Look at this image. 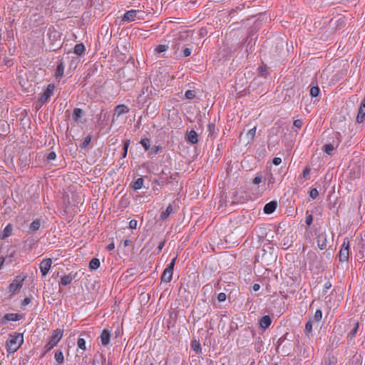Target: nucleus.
I'll return each instance as SVG.
<instances>
[{
	"mask_svg": "<svg viewBox=\"0 0 365 365\" xmlns=\"http://www.w3.org/2000/svg\"><path fill=\"white\" fill-rule=\"evenodd\" d=\"M200 349L199 345H197V346H195V347H194V350H195L196 352H197V351H198V349Z\"/></svg>",
	"mask_w": 365,
	"mask_h": 365,
	"instance_id": "55",
	"label": "nucleus"
},
{
	"mask_svg": "<svg viewBox=\"0 0 365 365\" xmlns=\"http://www.w3.org/2000/svg\"><path fill=\"white\" fill-rule=\"evenodd\" d=\"M98 339L101 345L107 346L109 344L110 339V332L108 330L104 329Z\"/></svg>",
	"mask_w": 365,
	"mask_h": 365,
	"instance_id": "9",
	"label": "nucleus"
},
{
	"mask_svg": "<svg viewBox=\"0 0 365 365\" xmlns=\"http://www.w3.org/2000/svg\"><path fill=\"white\" fill-rule=\"evenodd\" d=\"M114 248H115V244H114V242H111V243H110V244L107 246V249H108V250H113Z\"/></svg>",
	"mask_w": 365,
	"mask_h": 365,
	"instance_id": "49",
	"label": "nucleus"
},
{
	"mask_svg": "<svg viewBox=\"0 0 365 365\" xmlns=\"http://www.w3.org/2000/svg\"><path fill=\"white\" fill-rule=\"evenodd\" d=\"M273 164L275 165H279V164H281L282 163V159L279 157H275L274 159H273V161H272Z\"/></svg>",
	"mask_w": 365,
	"mask_h": 365,
	"instance_id": "43",
	"label": "nucleus"
},
{
	"mask_svg": "<svg viewBox=\"0 0 365 365\" xmlns=\"http://www.w3.org/2000/svg\"><path fill=\"white\" fill-rule=\"evenodd\" d=\"M129 245V241L128 240H125L124 242V245L126 247Z\"/></svg>",
	"mask_w": 365,
	"mask_h": 365,
	"instance_id": "56",
	"label": "nucleus"
},
{
	"mask_svg": "<svg viewBox=\"0 0 365 365\" xmlns=\"http://www.w3.org/2000/svg\"><path fill=\"white\" fill-rule=\"evenodd\" d=\"M144 180L143 178H138L133 183V187L135 190H140L142 188L143 185Z\"/></svg>",
	"mask_w": 365,
	"mask_h": 365,
	"instance_id": "21",
	"label": "nucleus"
},
{
	"mask_svg": "<svg viewBox=\"0 0 365 365\" xmlns=\"http://www.w3.org/2000/svg\"><path fill=\"white\" fill-rule=\"evenodd\" d=\"M76 274L69 273L68 275L63 276L61 278V283L62 285L66 286L70 284L75 278Z\"/></svg>",
	"mask_w": 365,
	"mask_h": 365,
	"instance_id": "12",
	"label": "nucleus"
},
{
	"mask_svg": "<svg viewBox=\"0 0 365 365\" xmlns=\"http://www.w3.org/2000/svg\"><path fill=\"white\" fill-rule=\"evenodd\" d=\"M54 358L58 364H62L64 361L63 352L60 350H58L55 352Z\"/></svg>",
	"mask_w": 365,
	"mask_h": 365,
	"instance_id": "22",
	"label": "nucleus"
},
{
	"mask_svg": "<svg viewBox=\"0 0 365 365\" xmlns=\"http://www.w3.org/2000/svg\"><path fill=\"white\" fill-rule=\"evenodd\" d=\"M55 86L53 84H49L47 88L43 91L41 94L40 101L42 103H46L50 98V97L53 95Z\"/></svg>",
	"mask_w": 365,
	"mask_h": 365,
	"instance_id": "7",
	"label": "nucleus"
},
{
	"mask_svg": "<svg viewBox=\"0 0 365 365\" xmlns=\"http://www.w3.org/2000/svg\"><path fill=\"white\" fill-rule=\"evenodd\" d=\"M24 278L21 277H16L14 281L9 284V292L11 295H14L16 294L17 291H19L22 287V282Z\"/></svg>",
	"mask_w": 365,
	"mask_h": 365,
	"instance_id": "5",
	"label": "nucleus"
},
{
	"mask_svg": "<svg viewBox=\"0 0 365 365\" xmlns=\"http://www.w3.org/2000/svg\"><path fill=\"white\" fill-rule=\"evenodd\" d=\"M271 322H272V320H271V318L269 317V316L266 315L260 319L259 325H260L261 328L265 329L270 326Z\"/></svg>",
	"mask_w": 365,
	"mask_h": 365,
	"instance_id": "13",
	"label": "nucleus"
},
{
	"mask_svg": "<svg viewBox=\"0 0 365 365\" xmlns=\"http://www.w3.org/2000/svg\"><path fill=\"white\" fill-rule=\"evenodd\" d=\"M349 255V240L345 238L341 245V247L339 252V259L341 262H347Z\"/></svg>",
	"mask_w": 365,
	"mask_h": 365,
	"instance_id": "4",
	"label": "nucleus"
},
{
	"mask_svg": "<svg viewBox=\"0 0 365 365\" xmlns=\"http://www.w3.org/2000/svg\"><path fill=\"white\" fill-rule=\"evenodd\" d=\"M77 346H78V349H81L83 351L86 350V341H85L84 339L79 338L77 341Z\"/></svg>",
	"mask_w": 365,
	"mask_h": 365,
	"instance_id": "25",
	"label": "nucleus"
},
{
	"mask_svg": "<svg viewBox=\"0 0 365 365\" xmlns=\"http://www.w3.org/2000/svg\"><path fill=\"white\" fill-rule=\"evenodd\" d=\"M354 327L353 330L349 334L348 337H349L351 339L354 336L355 334L357 332L359 329V323L354 322Z\"/></svg>",
	"mask_w": 365,
	"mask_h": 365,
	"instance_id": "29",
	"label": "nucleus"
},
{
	"mask_svg": "<svg viewBox=\"0 0 365 365\" xmlns=\"http://www.w3.org/2000/svg\"><path fill=\"white\" fill-rule=\"evenodd\" d=\"M331 287V284L330 282H327L324 284V291L327 292V290L329 289Z\"/></svg>",
	"mask_w": 365,
	"mask_h": 365,
	"instance_id": "48",
	"label": "nucleus"
},
{
	"mask_svg": "<svg viewBox=\"0 0 365 365\" xmlns=\"http://www.w3.org/2000/svg\"><path fill=\"white\" fill-rule=\"evenodd\" d=\"M168 48V46L167 45H159L155 48V51L158 53H161L166 51Z\"/></svg>",
	"mask_w": 365,
	"mask_h": 365,
	"instance_id": "28",
	"label": "nucleus"
},
{
	"mask_svg": "<svg viewBox=\"0 0 365 365\" xmlns=\"http://www.w3.org/2000/svg\"><path fill=\"white\" fill-rule=\"evenodd\" d=\"M91 136L90 135H87L84 139H83V141L82 143V147H86L87 145H89V143H91Z\"/></svg>",
	"mask_w": 365,
	"mask_h": 365,
	"instance_id": "35",
	"label": "nucleus"
},
{
	"mask_svg": "<svg viewBox=\"0 0 365 365\" xmlns=\"http://www.w3.org/2000/svg\"><path fill=\"white\" fill-rule=\"evenodd\" d=\"M317 244L320 250H324L326 247V240L323 235H321L318 237Z\"/></svg>",
	"mask_w": 365,
	"mask_h": 365,
	"instance_id": "23",
	"label": "nucleus"
},
{
	"mask_svg": "<svg viewBox=\"0 0 365 365\" xmlns=\"http://www.w3.org/2000/svg\"><path fill=\"white\" fill-rule=\"evenodd\" d=\"M140 144L146 150H148L150 148V140L148 138L142 139L140 141Z\"/></svg>",
	"mask_w": 365,
	"mask_h": 365,
	"instance_id": "33",
	"label": "nucleus"
},
{
	"mask_svg": "<svg viewBox=\"0 0 365 365\" xmlns=\"http://www.w3.org/2000/svg\"><path fill=\"white\" fill-rule=\"evenodd\" d=\"M176 258H177V257H175L172 259L171 262L168 265V267H167L168 268H171V269H173L174 266H175V263Z\"/></svg>",
	"mask_w": 365,
	"mask_h": 365,
	"instance_id": "46",
	"label": "nucleus"
},
{
	"mask_svg": "<svg viewBox=\"0 0 365 365\" xmlns=\"http://www.w3.org/2000/svg\"><path fill=\"white\" fill-rule=\"evenodd\" d=\"M160 150V147L159 145H155L153 146L152 148H151V150L150 152L149 153V154L150 155H155L158 153V151Z\"/></svg>",
	"mask_w": 365,
	"mask_h": 365,
	"instance_id": "38",
	"label": "nucleus"
},
{
	"mask_svg": "<svg viewBox=\"0 0 365 365\" xmlns=\"http://www.w3.org/2000/svg\"><path fill=\"white\" fill-rule=\"evenodd\" d=\"M85 51V46L83 43H78L74 47V53L78 56L83 55Z\"/></svg>",
	"mask_w": 365,
	"mask_h": 365,
	"instance_id": "17",
	"label": "nucleus"
},
{
	"mask_svg": "<svg viewBox=\"0 0 365 365\" xmlns=\"http://www.w3.org/2000/svg\"><path fill=\"white\" fill-rule=\"evenodd\" d=\"M255 130H256V128H253V129H251V130H250V133H252V134H254V133H255Z\"/></svg>",
	"mask_w": 365,
	"mask_h": 365,
	"instance_id": "54",
	"label": "nucleus"
},
{
	"mask_svg": "<svg viewBox=\"0 0 365 365\" xmlns=\"http://www.w3.org/2000/svg\"><path fill=\"white\" fill-rule=\"evenodd\" d=\"M319 94V88L317 86H314L310 90V95L312 97H317Z\"/></svg>",
	"mask_w": 365,
	"mask_h": 365,
	"instance_id": "31",
	"label": "nucleus"
},
{
	"mask_svg": "<svg viewBox=\"0 0 365 365\" xmlns=\"http://www.w3.org/2000/svg\"><path fill=\"white\" fill-rule=\"evenodd\" d=\"M310 172V169L309 168H307L304 169V172H303V175L305 177L306 175H307Z\"/></svg>",
	"mask_w": 365,
	"mask_h": 365,
	"instance_id": "51",
	"label": "nucleus"
},
{
	"mask_svg": "<svg viewBox=\"0 0 365 365\" xmlns=\"http://www.w3.org/2000/svg\"><path fill=\"white\" fill-rule=\"evenodd\" d=\"M164 245H165V242H162L159 244L158 247V250H161L162 248L164 247Z\"/></svg>",
	"mask_w": 365,
	"mask_h": 365,
	"instance_id": "53",
	"label": "nucleus"
},
{
	"mask_svg": "<svg viewBox=\"0 0 365 365\" xmlns=\"http://www.w3.org/2000/svg\"><path fill=\"white\" fill-rule=\"evenodd\" d=\"M129 111V108L124 104L118 105L115 107L114 113L113 115V120H117L120 115L127 113Z\"/></svg>",
	"mask_w": 365,
	"mask_h": 365,
	"instance_id": "8",
	"label": "nucleus"
},
{
	"mask_svg": "<svg viewBox=\"0 0 365 365\" xmlns=\"http://www.w3.org/2000/svg\"><path fill=\"white\" fill-rule=\"evenodd\" d=\"M277 208V202H270L267 203L264 207V212L266 214L272 213Z\"/></svg>",
	"mask_w": 365,
	"mask_h": 365,
	"instance_id": "11",
	"label": "nucleus"
},
{
	"mask_svg": "<svg viewBox=\"0 0 365 365\" xmlns=\"http://www.w3.org/2000/svg\"><path fill=\"white\" fill-rule=\"evenodd\" d=\"M302 124L303 123L302 120L297 119L294 121V126L297 128H300L302 126Z\"/></svg>",
	"mask_w": 365,
	"mask_h": 365,
	"instance_id": "41",
	"label": "nucleus"
},
{
	"mask_svg": "<svg viewBox=\"0 0 365 365\" xmlns=\"http://www.w3.org/2000/svg\"><path fill=\"white\" fill-rule=\"evenodd\" d=\"M4 319L6 321L16 322V321H19L21 319V317L18 314L11 313V314H6L4 317Z\"/></svg>",
	"mask_w": 365,
	"mask_h": 365,
	"instance_id": "15",
	"label": "nucleus"
},
{
	"mask_svg": "<svg viewBox=\"0 0 365 365\" xmlns=\"http://www.w3.org/2000/svg\"><path fill=\"white\" fill-rule=\"evenodd\" d=\"M24 342L23 334L14 333L10 334L6 340V348L8 352L14 353Z\"/></svg>",
	"mask_w": 365,
	"mask_h": 365,
	"instance_id": "1",
	"label": "nucleus"
},
{
	"mask_svg": "<svg viewBox=\"0 0 365 365\" xmlns=\"http://www.w3.org/2000/svg\"><path fill=\"white\" fill-rule=\"evenodd\" d=\"M41 222L39 220H34L32 222L30 226V229L32 231H36L40 228Z\"/></svg>",
	"mask_w": 365,
	"mask_h": 365,
	"instance_id": "26",
	"label": "nucleus"
},
{
	"mask_svg": "<svg viewBox=\"0 0 365 365\" xmlns=\"http://www.w3.org/2000/svg\"><path fill=\"white\" fill-rule=\"evenodd\" d=\"M146 16V14L142 10H130L125 12L121 17L123 22H131L136 20H143Z\"/></svg>",
	"mask_w": 365,
	"mask_h": 365,
	"instance_id": "2",
	"label": "nucleus"
},
{
	"mask_svg": "<svg viewBox=\"0 0 365 365\" xmlns=\"http://www.w3.org/2000/svg\"><path fill=\"white\" fill-rule=\"evenodd\" d=\"M130 144V140H127L124 143V147H125V148H128Z\"/></svg>",
	"mask_w": 365,
	"mask_h": 365,
	"instance_id": "52",
	"label": "nucleus"
},
{
	"mask_svg": "<svg viewBox=\"0 0 365 365\" xmlns=\"http://www.w3.org/2000/svg\"><path fill=\"white\" fill-rule=\"evenodd\" d=\"M12 232V227L10 225H8L2 231L1 234V238H6L11 235Z\"/></svg>",
	"mask_w": 365,
	"mask_h": 365,
	"instance_id": "20",
	"label": "nucleus"
},
{
	"mask_svg": "<svg viewBox=\"0 0 365 365\" xmlns=\"http://www.w3.org/2000/svg\"><path fill=\"white\" fill-rule=\"evenodd\" d=\"M262 182L261 176H256L253 180V183L255 185H258Z\"/></svg>",
	"mask_w": 365,
	"mask_h": 365,
	"instance_id": "44",
	"label": "nucleus"
},
{
	"mask_svg": "<svg viewBox=\"0 0 365 365\" xmlns=\"http://www.w3.org/2000/svg\"><path fill=\"white\" fill-rule=\"evenodd\" d=\"M217 299L219 302H224L226 300V294L223 292H221L217 296Z\"/></svg>",
	"mask_w": 365,
	"mask_h": 365,
	"instance_id": "42",
	"label": "nucleus"
},
{
	"mask_svg": "<svg viewBox=\"0 0 365 365\" xmlns=\"http://www.w3.org/2000/svg\"><path fill=\"white\" fill-rule=\"evenodd\" d=\"M63 335V330L61 329H57L53 331L48 342L45 346L46 351H48L55 347L62 339Z\"/></svg>",
	"mask_w": 365,
	"mask_h": 365,
	"instance_id": "3",
	"label": "nucleus"
},
{
	"mask_svg": "<svg viewBox=\"0 0 365 365\" xmlns=\"http://www.w3.org/2000/svg\"><path fill=\"white\" fill-rule=\"evenodd\" d=\"M319 195V192L316 188H313L309 192V196L312 199H315Z\"/></svg>",
	"mask_w": 365,
	"mask_h": 365,
	"instance_id": "34",
	"label": "nucleus"
},
{
	"mask_svg": "<svg viewBox=\"0 0 365 365\" xmlns=\"http://www.w3.org/2000/svg\"><path fill=\"white\" fill-rule=\"evenodd\" d=\"M138 225V221L136 220H131L129 222V227L130 229H135Z\"/></svg>",
	"mask_w": 365,
	"mask_h": 365,
	"instance_id": "40",
	"label": "nucleus"
},
{
	"mask_svg": "<svg viewBox=\"0 0 365 365\" xmlns=\"http://www.w3.org/2000/svg\"><path fill=\"white\" fill-rule=\"evenodd\" d=\"M312 330V322L309 321V322L306 324V326H305V331H306L307 334H309V333H311Z\"/></svg>",
	"mask_w": 365,
	"mask_h": 365,
	"instance_id": "37",
	"label": "nucleus"
},
{
	"mask_svg": "<svg viewBox=\"0 0 365 365\" xmlns=\"http://www.w3.org/2000/svg\"><path fill=\"white\" fill-rule=\"evenodd\" d=\"M173 206L171 205H169L167 207L166 210L161 212L160 219H162V220L166 219L167 217H168L170 216V215L173 212Z\"/></svg>",
	"mask_w": 365,
	"mask_h": 365,
	"instance_id": "16",
	"label": "nucleus"
},
{
	"mask_svg": "<svg viewBox=\"0 0 365 365\" xmlns=\"http://www.w3.org/2000/svg\"><path fill=\"white\" fill-rule=\"evenodd\" d=\"M191 53H192V50L190 48H185L182 51V55L184 57H187V56H190Z\"/></svg>",
	"mask_w": 365,
	"mask_h": 365,
	"instance_id": "39",
	"label": "nucleus"
},
{
	"mask_svg": "<svg viewBox=\"0 0 365 365\" xmlns=\"http://www.w3.org/2000/svg\"><path fill=\"white\" fill-rule=\"evenodd\" d=\"M173 269H171V268L166 267L165 270L163 272V274L161 276V280L163 282H170L173 277Z\"/></svg>",
	"mask_w": 365,
	"mask_h": 365,
	"instance_id": "10",
	"label": "nucleus"
},
{
	"mask_svg": "<svg viewBox=\"0 0 365 365\" xmlns=\"http://www.w3.org/2000/svg\"><path fill=\"white\" fill-rule=\"evenodd\" d=\"M185 96L187 99H192L195 96V92L192 90H188L185 91Z\"/></svg>",
	"mask_w": 365,
	"mask_h": 365,
	"instance_id": "32",
	"label": "nucleus"
},
{
	"mask_svg": "<svg viewBox=\"0 0 365 365\" xmlns=\"http://www.w3.org/2000/svg\"><path fill=\"white\" fill-rule=\"evenodd\" d=\"M313 221V217L311 214H307L305 219V222L308 226H310Z\"/></svg>",
	"mask_w": 365,
	"mask_h": 365,
	"instance_id": "36",
	"label": "nucleus"
},
{
	"mask_svg": "<svg viewBox=\"0 0 365 365\" xmlns=\"http://www.w3.org/2000/svg\"><path fill=\"white\" fill-rule=\"evenodd\" d=\"M187 140L192 144H195L198 142V136L195 130H191L187 134Z\"/></svg>",
	"mask_w": 365,
	"mask_h": 365,
	"instance_id": "14",
	"label": "nucleus"
},
{
	"mask_svg": "<svg viewBox=\"0 0 365 365\" xmlns=\"http://www.w3.org/2000/svg\"><path fill=\"white\" fill-rule=\"evenodd\" d=\"M30 302H31V299H30V298H29V297H26V298L24 299L23 302H22V305H23V306H27L28 304H30Z\"/></svg>",
	"mask_w": 365,
	"mask_h": 365,
	"instance_id": "47",
	"label": "nucleus"
},
{
	"mask_svg": "<svg viewBox=\"0 0 365 365\" xmlns=\"http://www.w3.org/2000/svg\"><path fill=\"white\" fill-rule=\"evenodd\" d=\"M259 288H260V286H259V284H255L253 285V287H252V289H253V290H254L255 292L258 291V290L259 289Z\"/></svg>",
	"mask_w": 365,
	"mask_h": 365,
	"instance_id": "50",
	"label": "nucleus"
},
{
	"mask_svg": "<svg viewBox=\"0 0 365 365\" xmlns=\"http://www.w3.org/2000/svg\"><path fill=\"white\" fill-rule=\"evenodd\" d=\"M128 148H125V147H123V152H125V153H128Z\"/></svg>",
	"mask_w": 365,
	"mask_h": 365,
	"instance_id": "58",
	"label": "nucleus"
},
{
	"mask_svg": "<svg viewBox=\"0 0 365 365\" xmlns=\"http://www.w3.org/2000/svg\"><path fill=\"white\" fill-rule=\"evenodd\" d=\"M64 73V64L63 62H60L56 70V77H62Z\"/></svg>",
	"mask_w": 365,
	"mask_h": 365,
	"instance_id": "19",
	"label": "nucleus"
},
{
	"mask_svg": "<svg viewBox=\"0 0 365 365\" xmlns=\"http://www.w3.org/2000/svg\"><path fill=\"white\" fill-rule=\"evenodd\" d=\"M127 155V153H125V152H123V155H122V158H125Z\"/></svg>",
	"mask_w": 365,
	"mask_h": 365,
	"instance_id": "57",
	"label": "nucleus"
},
{
	"mask_svg": "<svg viewBox=\"0 0 365 365\" xmlns=\"http://www.w3.org/2000/svg\"><path fill=\"white\" fill-rule=\"evenodd\" d=\"M82 115V110L81 108H75L73 110V118L77 120Z\"/></svg>",
	"mask_w": 365,
	"mask_h": 365,
	"instance_id": "30",
	"label": "nucleus"
},
{
	"mask_svg": "<svg viewBox=\"0 0 365 365\" xmlns=\"http://www.w3.org/2000/svg\"><path fill=\"white\" fill-rule=\"evenodd\" d=\"M56 157V155L54 152H51L47 155L48 160H54Z\"/></svg>",
	"mask_w": 365,
	"mask_h": 365,
	"instance_id": "45",
	"label": "nucleus"
},
{
	"mask_svg": "<svg viewBox=\"0 0 365 365\" xmlns=\"http://www.w3.org/2000/svg\"><path fill=\"white\" fill-rule=\"evenodd\" d=\"M322 318V312L320 309H317L313 317V321L319 322Z\"/></svg>",
	"mask_w": 365,
	"mask_h": 365,
	"instance_id": "27",
	"label": "nucleus"
},
{
	"mask_svg": "<svg viewBox=\"0 0 365 365\" xmlns=\"http://www.w3.org/2000/svg\"><path fill=\"white\" fill-rule=\"evenodd\" d=\"M334 150L332 144H326L323 146L322 150L328 155H331Z\"/></svg>",
	"mask_w": 365,
	"mask_h": 365,
	"instance_id": "24",
	"label": "nucleus"
},
{
	"mask_svg": "<svg viewBox=\"0 0 365 365\" xmlns=\"http://www.w3.org/2000/svg\"><path fill=\"white\" fill-rule=\"evenodd\" d=\"M52 264V259L51 258L45 259L40 263V271L43 277L46 276L48 273Z\"/></svg>",
	"mask_w": 365,
	"mask_h": 365,
	"instance_id": "6",
	"label": "nucleus"
},
{
	"mask_svg": "<svg viewBox=\"0 0 365 365\" xmlns=\"http://www.w3.org/2000/svg\"><path fill=\"white\" fill-rule=\"evenodd\" d=\"M100 267V261L97 258H93L89 263L91 270H96Z\"/></svg>",
	"mask_w": 365,
	"mask_h": 365,
	"instance_id": "18",
	"label": "nucleus"
}]
</instances>
